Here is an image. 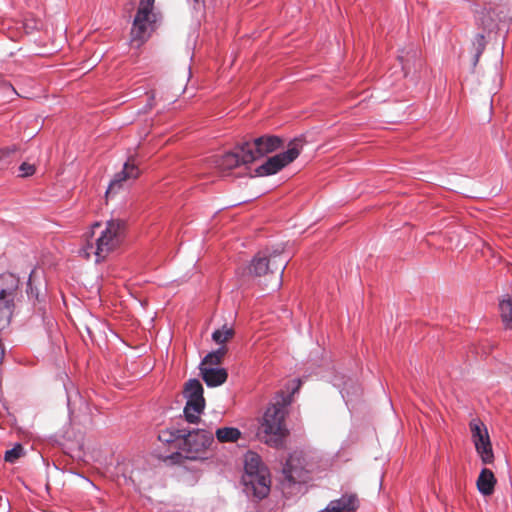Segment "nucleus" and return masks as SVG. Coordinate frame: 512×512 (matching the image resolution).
<instances>
[{
    "instance_id": "f257e3e1",
    "label": "nucleus",
    "mask_w": 512,
    "mask_h": 512,
    "mask_svg": "<svg viewBox=\"0 0 512 512\" xmlns=\"http://www.w3.org/2000/svg\"><path fill=\"white\" fill-rule=\"evenodd\" d=\"M126 229V221L118 218L108 220L104 227L99 222L94 223L92 225L91 237L96 236V238L94 241L87 238L81 253L86 259L94 255L95 262L104 260L110 253L121 246L125 239Z\"/></svg>"
},
{
    "instance_id": "f03ea898",
    "label": "nucleus",
    "mask_w": 512,
    "mask_h": 512,
    "mask_svg": "<svg viewBox=\"0 0 512 512\" xmlns=\"http://www.w3.org/2000/svg\"><path fill=\"white\" fill-rule=\"evenodd\" d=\"M288 403V398L282 396L280 400L267 408L257 432V437L261 442L275 448L283 445L289 434L285 424Z\"/></svg>"
},
{
    "instance_id": "7ed1b4c3",
    "label": "nucleus",
    "mask_w": 512,
    "mask_h": 512,
    "mask_svg": "<svg viewBox=\"0 0 512 512\" xmlns=\"http://www.w3.org/2000/svg\"><path fill=\"white\" fill-rule=\"evenodd\" d=\"M284 250L285 246L279 244L275 248L259 252L251 261L249 273L255 277H264L266 282L273 281L274 286L279 287L289 261L284 256Z\"/></svg>"
},
{
    "instance_id": "20e7f679",
    "label": "nucleus",
    "mask_w": 512,
    "mask_h": 512,
    "mask_svg": "<svg viewBox=\"0 0 512 512\" xmlns=\"http://www.w3.org/2000/svg\"><path fill=\"white\" fill-rule=\"evenodd\" d=\"M173 436L175 439H181L180 448L191 459L197 458L198 454L204 452L214 442L213 433L205 429L193 431L176 429Z\"/></svg>"
},
{
    "instance_id": "39448f33",
    "label": "nucleus",
    "mask_w": 512,
    "mask_h": 512,
    "mask_svg": "<svg viewBox=\"0 0 512 512\" xmlns=\"http://www.w3.org/2000/svg\"><path fill=\"white\" fill-rule=\"evenodd\" d=\"M476 12L477 23L487 31H493L498 28L499 23L507 22L509 17L508 0H489L484 2V6Z\"/></svg>"
},
{
    "instance_id": "423d86ee",
    "label": "nucleus",
    "mask_w": 512,
    "mask_h": 512,
    "mask_svg": "<svg viewBox=\"0 0 512 512\" xmlns=\"http://www.w3.org/2000/svg\"><path fill=\"white\" fill-rule=\"evenodd\" d=\"M305 144L302 137L291 140L285 152L279 153L267 159V161L256 169L259 176L272 175L292 163L301 153Z\"/></svg>"
},
{
    "instance_id": "0eeeda50",
    "label": "nucleus",
    "mask_w": 512,
    "mask_h": 512,
    "mask_svg": "<svg viewBox=\"0 0 512 512\" xmlns=\"http://www.w3.org/2000/svg\"><path fill=\"white\" fill-rule=\"evenodd\" d=\"M283 139L275 135H265L255 138L252 142L241 143L239 149L243 152L244 162H254L283 146Z\"/></svg>"
},
{
    "instance_id": "6e6552de",
    "label": "nucleus",
    "mask_w": 512,
    "mask_h": 512,
    "mask_svg": "<svg viewBox=\"0 0 512 512\" xmlns=\"http://www.w3.org/2000/svg\"><path fill=\"white\" fill-rule=\"evenodd\" d=\"M184 396L187 399L184 407V415L189 423H197L199 414L204 410L205 399L203 396V386L197 379H190L186 382Z\"/></svg>"
},
{
    "instance_id": "1a4fd4ad",
    "label": "nucleus",
    "mask_w": 512,
    "mask_h": 512,
    "mask_svg": "<svg viewBox=\"0 0 512 512\" xmlns=\"http://www.w3.org/2000/svg\"><path fill=\"white\" fill-rule=\"evenodd\" d=\"M472 441L475 449L484 464H491L494 461V454L489 433L485 424L477 419H473L470 424Z\"/></svg>"
},
{
    "instance_id": "9d476101",
    "label": "nucleus",
    "mask_w": 512,
    "mask_h": 512,
    "mask_svg": "<svg viewBox=\"0 0 512 512\" xmlns=\"http://www.w3.org/2000/svg\"><path fill=\"white\" fill-rule=\"evenodd\" d=\"M156 21L157 15L136 13L130 32V43L133 47L140 48L150 38Z\"/></svg>"
},
{
    "instance_id": "9b49d317",
    "label": "nucleus",
    "mask_w": 512,
    "mask_h": 512,
    "mask_svg": "<svg viewBox=\"0 0 512 512\" xmlns=\"http://www.w3.org/2000/svg\"><path fill=\"white\" fill-rule=\"evenodd\" d=\"M140 175V169L134 163L133 160H128L123 169L114 175V178L111 180L108 189L106 191V196H110L116 194L120 189L123 188L124 184L129 180H135Z\"/></svg>"
},
{
    "instance_id": "f8f14e48",
    "label": "nucleus",
    "mask_w": 512,
    "mask_h": 512,
    "mask_svg": "<svg viewBox=\"0 0 512 512\" xmlns=\"http://www.w3.org/2000/svg\"><path fill=\"white\" fill-rule=\"evenodd\" d=\"M304 462L302 453L295 452L291 454L283 468L286 479L293 483L305 482L307 471Z\"/></svg>"
},
{
    "instance_id": "ddd939ff",
    "label": "nucleus",
    "mask_w": 512,
    "mask_h": 512,
    "mask_svg": "<svg viewBox=\"0 0 512 512\" xmlns=\"http://www.w3.org/2000/svg\"><path fill=\"white\" fill-rule=\"evenodd\" d=\"M240 145L241 144H238L235 147L234 152H228L215 159V165L221 172H229L240 165H247L251 163L243 161V152L239 149Z\"/></svg>"
},
{
    "instance_id": "4468645a",
    "label": "nucleus",
    "mask_w": 512,
    "mask_h": 512,
    "mask_svg": "<svg viewBox=\"0 0 512 512\" xmlns=\"http://www.w3.org/2000/svg\"><path fill=\"white\" fill-rule=\"evenodd\" d=\"M358 506L359 500L356 494H344L340 499L332 500L320 512H355Z\"/></svg>"
},
{
    "instance_id": "2eb2a0df",
    "label": "nucleus",
    "mask_w": 512,
    "mask_h": 512,
    "mask_svg": "<svg viewBox=\"0 0 512 512\" xmlns=\"http://www.w3.org/2000/svg\"><path fill=\"white\" fill-rule=\"evenodd\" d=\"M19 289V278L12 273L0 275V300L14 302Z\"/></svg>"
},
{
    "instance_id": "dca6fc26",
    "label": "nucleus",
    "mask_w": 512,
    "mask_h": 512,
    "mask_svg": "<svg viewBox=\"0 0 512 512\" xmlns=\"http://www.w3.org/2000/svg\"><path fill=\"white\" fill-rule=\"evenodd\" d=\"M200 371L204 382L210 387L223 384L228 377L227 371L223 368L200 367Z\"/></svg>"
},
{
    "instance_id": "f3484780",
    "label": "nucleus",
    "mask_w": 512,
    "mask_h": 512,
    "mask_svg": "<svg viewBox=\"0 0 512 512\" xmlns=\"http://www.w3.org/2000/svg\"><path fill=\"white\" fill-rule=\"evenodd\" d=\"M248 482L252 485L254 494L258 498L267 496L270 490V478L267 470L262 471L252 477H249Z\"/></svg>"
},
{
    "instance_id": "a211bd4d",
    "label": "nucleus",
    "mask_w": 512,
    "mask_h": 512,
    "mask_svg": "<svg viewBox=\"0 0 512 512\" xmlns=\"http://www.w3.org/2000/svg\"><path fill=\"white\" fill-rule=\"evenodd\" d=\"M496 478L490 469L483 468L477 479V488L484 496H489L494 492Z\"/></svg>"
},
{
    "instance_id": "6ab92c4d",
    "label": "nucleus",
    "mask_w": 512,
    "mask_h": 512,
    "mask_svg": "<svg viewBox=\"0 0 512 512\" xmlns=\"http://www.w3.org/2000/svg\"><path fill=\"white\" fill-rule=\"evenodd\" d=\"M262 471H266L261 458L254 452H248L245 455V472L248 477H252L259 474Z\"/></svg>"
},
{
    "instance_id": "aec40b11",
    "label": "nucleus",
    "mask_w": 512,
    "mask_h": 512,
    "mask_svg": "<svg viewBox=\"0 0 512 512\" xmlns=\"http://www.w3.org/2000/svg\"><path fill=\"white\" fill-rule=\"evenodd\" d=\"M215 436L221 443L236 442L241 437V432L238 428L223 427L216 430Z\"/></svg>"
},
{
    "instance_id": "412c9836",
    "label": "nucleus",
    "mask_w": 512,
    "mask_h": 512,
    "mask_svg": "<svg viewBox=\"0 0 512 512\" xmlns=\"http://www.w3.org/2000/svg\"><path fill=\"white\" fill-rule=\"evenodd\" d=\"M14 302L0 300V330L7 327L13 314Z\"/></svg>"
},
{
    "instance_id": "4be33fe9",
    "label": "nucleus",
    "mask_w": 512,
    "mask_h": 512,
    "mask_svg": "<svg viewBox=\"0 0 512 512\" xmlns=\"http://www.w3.org/2000/svg\"><path fill=\"white\" fill-rule=\"evenodd\" d=\"M502 322L506 328L512 329V300H502L499 304Z\"/></svg>"
},
{
    "instance_id": "5701e85b",
    "label": "nucleus",
    "mask_w": 512,
    "mask_h": 512,
    "mask_svg": "<svg viewBox=\"0 0 512 512\" xmlns=\"http://www.w3.org/2000/svg\"><path fill=\"white\" fill-rule=\"evenodd\" d=\"M226 353V348L221 347L216 351L210 352L205 356L203 359L200 367H211L214 365H219L222 361V358L224 357Z\"/></svg>"
},
{
    "instance_id": "b1692460",
    "label": "nucleus",
    "mask_w": 512,
    "mask_h": 512,
    "mask_svg": "<svg viewBox=\"0 0 512 512\" xmlns=\"http://www.w3.org/2000/svg\"><path fill=\"white\" fill-rule=\"evenodd\" d=\"M234 335V330L226 326L223 329H218L213 332L212 339L218 344H224L230 340Z\"/></svg>"
},
{
    "instance_id": "393cba45",
    "label": "nucleus",
    "mask_w": 512,
    "mask_h": 512,
    "mask_svg": "<svg viewBox=\"0 0 512 512\" xmlns=\"http://www.w3.org/2000/svg\"><path fill=\"white\" fill-rule=\"evenodd\" d=\"M23 454V447L18 444L14 448L7 450L5 452L4 459L7 462L14 463L17 459H19Z\"/></svg>"
},
{
    "instance_id": "a878e982",
    "label": "nucleus",
    "mask_w": 512,
    "mask_h": 512,
    "mask_svg": "<svg viewBox=\"0 0 512 512\" xmlns=\"http://www.w3.org/2000/svg\"><path fill=\"white\" fill-rule=\"evenodd\" d=\"M155 0H141L137 12L141 15H156L153 12V5Z\"/></svg>"
},
{
    "instance_id": "bb28decb",
    "label": "nucleus",
    "mask_w": 512,
    "mask_h": 512,
    "mask_svg": "<svg viewBox=\"0 0 512 512\" xmlns=\"http://www.w3.org/2000/svg\"><path fill=\"white\" fill-rule=\"evenodd\" d=\"M20 176L21 177H29L32 176L36 172V167L34 164H30L28 162H23L20 167Z\"/></svg>"
},
{
    "instance_id": "cd10ccee",
    "label": "nucleus",
    "mask_w": 512,
    "mask_h": 512,
    "mask_svg": "<svg viewBox=\"0 0 512 512\" xmlns=\"http://www.w3.org/2000/svg\"><path fill=\"white\" fill-rule=\"evenodd\" d=\"M17 151V146L13 145L11 147H5L0 149V160L6 157H9L11 154Z\"/></svg>"
},
{
    "instance_id": "c85d7f7f",
    "label": "nucleus",
    "mask_w": 512,
    "mask_h": 512,
    "mask_svg": "<svg viewBox=\"0 0 512 512\" xmlns=\"http://www.w3.org/2000/svg\"><path fill=\"white\" fill-rule=\"evenodd\" d=\"M174 433H175V431H174V432H170V433H169V438H167V436H165V434H166V433L160 434V435H159V439H160L161 441H166V442H170V441H172V440H176V439L174 438V436H173V434H174Z\"/></svg>"
},
{
    "instance_id": "c756f323",
    "label": "nucleus",
    "mask_w": 512,
    "mask_h": 512,
    "mask_svg": "<svg viewBox=\"0 0 512 512\" xmlns=\"http://www.w3.org/2000/svg\"><path fill=\"white\" fill-rule=\"evenodd\" d=\"M483 49H484L483 45H480V48H478L477 53H476L475 58H474V63H473L474 66L477 64Z\"/></svg>"
},
{
    "instance_id": "7c9ffc66",
    "label": "nucleus",
    "mask_w": 512,
    "mask_h": 512,
    "mask_svg": "<svg viewBox=\"0 0 512 512\" xmlns=\"http://www.w3.org/2000/svg\"><path fill=\"white\" fill-rule=\"evenodd\" d=\"M201 0H194V2L199 3Z\"/></svg>"
}]
</instances>
